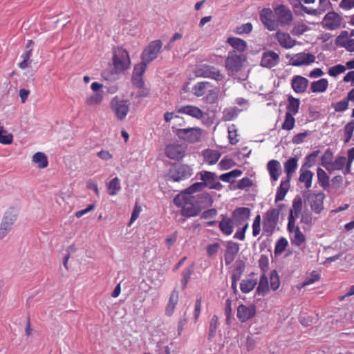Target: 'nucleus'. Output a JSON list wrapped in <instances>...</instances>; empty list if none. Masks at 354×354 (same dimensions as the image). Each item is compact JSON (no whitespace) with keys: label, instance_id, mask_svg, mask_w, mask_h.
I'll list each match as a JSON object with an SVG mask.
<instances>
[{"label":"nucleus","instance_id":"obj_1","mask_svg":"<svg viewBox=\"0 0 354 354\" xmlns=\"http://www.w3.org/2000/svg\"><path fill=\"white\" fill-rule=\"evenodd\" d=\"M283 206V204H279L277 208L270 209L263 215V231L267 236H270L275 231Z\"/></svg>","mask_w":354,"mask_h":354},{"label":"nucleus","instance_id":"obj_2","mask_svg":"<svg viewBox=\"0 0 354 354\" xmlns=\"http://www.w3.org/2000/svg\"><path fill=\"white\" fill-rule=\"evenodd\" d=\"M113 65L116 73L128 69L131 66V60L128 52L122 47H114L113 49Z\"/></svg>","mask_w":354,"mask_h":354},{"label":"nucleus","instance_id":"obj_3","mask_svg":"<svg viewBox=\"0 0 354 354\" xmlns=\"http://www.w3.org/2000/svg\"><path fill=\"white\" fill-rule=\"evenodd\" d=\"M174 203L181 207V214L185 217L197 216L200 209L192 202V196L187 194H178L174 199Z\"/></svg>","mask_w":354,"mask_h":354},{"label":"nucleus","instance_id":"obj_4","mask_svg":"<svg viewBox=\"0 0 354 354\" xmlns=\"http://www.w3.org/2000/svg\"><path fill=\"white\" fill-rule=\"evenodd\" d=\"M192 175V169L187 165L174 163L167 174V180L180 182L189 178Z\"/></svg>","mask_w":354,"mask_h":354},{"label":"nucleus","instance_id":"obj_5","mask_svg":"<svg viewBox=\"0 0 354 354\" xmlns=\"http://www.w3.org/2000/svg\"><path fill=\"white\" fill-rule=\"evenodd\" d=\"M245 60L246 57L245 55H238L235 50H232L228 53L225 61V67L232 73H235L241 69Z\"/></svg>","mask_w":354,"mask_h":354},{"label":"nucleus","instance_id":"obj_6","mask_svg":"<svg viewBox=\"0 0 354 354\" xmlns=\"http://www.w3.org/2000/svg\"><path fill=\"white\" fill-rule=\"evenodd\" d=\"M196 177L199 178L205 187L218 191L223 189V185L218 180V177L214 172L203 170L197 173Z\"/></svg>","mask_w":354,"mask_h":354},{"label":"nucleus","instance_id":"obj_7","mask_svg":"<svg viewBox=\"0 0 354 354\" xmlns=\"http://www.w3.org/2000/svg\"><path fill=\"white\" fill-rule=\"evenodd\" d=\"M176 134L181 140L194 143L200 141L202 130L199 127L179 129L176 131Z\"/></svg>","mask_w":354,"mask_h":354},{"label":"nucleus","instance_id":"obj_8","mask_svg":"<svg viewBox=\"0 0 354 354\" xmlns=\"http://www.w3.org/2000/svg\"><path fill=\"white\" fill-rule=\"evenodd\" d=\"M162 46V43L159 39L151 41L142 51L141 59L147 63H150L158 57Z\"/></svg>","mask_w":354,"mask_h":354},{"label":"nucleus","instance_id":"obj_9","mask_svg":"<svg viewBox=\"0 0 354 354\" xmlns=\"http://www.w3.org/2000/svg\"><path fill=\"white\" fill-rule=\"evenodd\" d=\"M325 198L326 196L323 192L309 193L306 196V202L312 212L319 214L324 209V201Z\"/></svg>","mask_w":354,"mask_h":354},{"label":"nucleus","instance_id":"obj_10","mask_svg":"<svg viewBox=\"0 0 354 354\" xmlns=\"http://www.w3.org/2000/svg\"><path fill=\"white\" fill-rule=\"evenodd\" d=\"M130 102L127 100H121L118 97H115L111 102V106L113 112L115 113L117 118L122 120L127 116L129 110Z\"/></svg>","mask_w":354,"mask_h":354},{"label":"nucleus","instance_id":"obj_11","mask_svg":"<svg viewBox=\"0 0 354 354\" xmlns=\"http://www.w3.org/2000/svg\"><path fill=\"white\" fill-rule=\"evenodd\" d=\"M290 64L294 66H308L315 62L316 57L309 53H299L287 57Z\"/></svg>","mask_w":354,"mask_h":354},{"label":"nucleus","instance_id":"obj_12","mask_svg":"<svg viewBox=\"0 0 354 354\" xmlns=\"http://www.w3.org/2000/svg\"><path fill=\"white\" fill-rule=\"evenodd\" d=\"M185 151L186 147L183 144L175 142L166 146L165 154L169 159L178 160L185 156Z\"/></svg>","mask_w":354,"mask_h":354},{"label":"nucleus","instance_id":"obj_13","mask_svg":"<svg viewBox=\"0 0 354 354\" xmlns=\"http://www.w3.org/2000/svg\"><path fill=\"white\" fill-rule=\"evenodd\" d=\"M196 75L198 77L212 79L217 82L221 81L224 78L219 69L214 66L207 64L203 65L199 68L196 71Z\"/></svg>","mask_w":354,"mask_h":354},{"label":"nucleus","instance_id":"obj_14","mask_svg":"<svg viewBox=\"0 0 354 354\" xmlns=\"http://www.w3.org/2000/svg\"><path fill=\"white\" fill-rule=\"evenodd\" d=\"M278 25L288 26L292 21L293 16L291 10L284 5H279L274 8Z\"/></svg>","mask_w":354,"mask_h":354},{"label":"nucleus","instance_id":"obj_15","mask_svg":"<svg viewBox=\"0 0 354 354\" xmlns=\"http://www.w3.org/2000/svg\"><path fill=\"white\" fill-rule=\"evenodd\" d=\"M295 223H293V225L288 223L287 230L290 234V239L292 245L300 248L306 243V239L299 227L296 226Z\"/></svg>","mask_w":354,"mask_h":354},{"label":"nucleus","instance_id":"obj_16","mask_svg":"<svg viewBox=\"0 0 354 354\" xmlns=\"http://www.w3.org/2000/svg\"><path fill=\"white\" fill-rule=\"evenodd\" d=\"M257 308L254 304H241L237 308V318L241 322H246L256 315Z\"/></svg>","mask_w":354,"mask_h":354},{"label":"nucleus","instance_id":"obj_17","mask_svg":"<svg viewBox=\"0 0 354 354\" xmlns=\"http://www.w3.org/2000/svg\"><path fill=\"white\" fill-rule=\"evenodd\" d=\"M251 215V210L248 207H241L236 208L232 213V218L236 226L248 221Z\"/></svg>","mask_w":354,"mask_h":354},{"label":"nucleus","instance_id":"obj_18","mask_svg":"<svg viewBox=\"0 0 354 354\" xmlns=\"http://www.w3.org/2000/svg\"><path fill=\"white\" fill-rule=\"evenodd\" d=\"M274 10L270 8H263L260 14V19L265 27L270 30H275L278 28V22L273 18Z\"/></svg>","mask_w":354,"mask_h":354},{"label":"nucleus","instance_id":"obj_19","mask_svg":"<svg viewBox=\"0 0 354 354\" xmlns=\"http://www.w3.org/2000/svg\"><path fill=\"white\" fill-rule=\"evenodd\" d=\"M279 59L278 53L272 50H266L262 54L261 66L264 68H271L278 64Z\"/></svg>","mask_w":354,"mask_h":354},{"label":"nucleus","instance_id":"obj_20","mask_svg":"<svg viewBox=\"0 0 354 354\" xmlns=\"http://www.w3.org/2000/svg\"><path fill=\"white\" fill-rule=\"evenodd\" d=\"M302 208V199L301 196H297L292 201V207L290 209V213L288 217V223L293 225V223H296V218L301 214Z\"/></svg>","mask_w":354,"mask_h":354},{"label":"nucleus","instance_id":"obj_21","mask_svg":"<svg viewBox=\"0 0 354 354\" xmlns=\"http://www.w3.org/2000/svg\"><path fill=\"white\" fill-rule=\"evenodd\" d=\"M342 17L335 12L327 13L323 20L324 26L329 30H335L340 26L342 24Z\"/></svg>","mask_w":354,"mask_h":354},{"label":"nucleus","instance_id":"obj_22","mask_svg":"<svg viewBox=\"0 0 354 354\" xmlns=\"http://www.w3.org/2000/svg\"><path fill=\"white\" fill-rule=\"evenodd\" d=\"M176 111L179 113L189 115L194 118L200 120L204 118V112L198 107L194 105H185L178 107Z\"/></svg>","mask_w":354,"mask_h":354},{"label":"nucleus","instance_id":"obj_23","mask_svg":"<svg viewBox=\"0 0 354 354\" xmlns=\"http://www.w3.org/2000/svg\"><path fill=\"white\" fill-rule=\"evenodd\" d=\"M309 81L301 75H295L291 80V87L297 93H304L308 86Z\"/></svg>","mask_w":354,"mask_h":354},{"label":"nucleus","instance_id":"obj_24","mask_svg":"<svg viewBox=\"0 0 354 354\" xmlns=\"http://www.w3.org/2000/svg\"><path fill=\"white\" fill-rule=\"evenodd\" d=\"M221 221L218 223V227L221 233L225 236L231 235L234 231V223L232 218L226 214L221 215Z\"/></svg>","mask_w":354,"mask_h":354},{"label":"nucleus","instance_id":"obj_25","mask_svg":"<svg viewBox=\"0 0 354 354\" xmlns=\"http://www.w3.org/2000/svg\"><path fill=\"white\" fill-rule=\"evenodd\" d=\"M275 37L279 45L286 49L292 48L296 44V40L292 39L287 32L278 30L276 32Z\"/></svg>","mask_w":354,"mask_h":354},{"label":"nucleus","instance_id":"obj_26","mask_svg":"<svg viewBox=\"0 0 354 354\" xmlns=\"http://www.w3.org/2000/svg\"><path fill=\"white\" fill-rule=\"evenodd\" d=\"M239 251V245L238 243L230 241L227 244L226 250L225 252V264H231L235 259L236 254Z\"/></svg>","mask_w":354,"mask_h":354},{"label":"nucleus","instance_id":"obj_27","mask_svg":"<svg viewBox=\"0 0 354 354\" xmlns=\"http://www.w3.org/2000/svg\"><path fill=\"white\" fill-rule=\"evenodd\" d=\"M267 170L270 174L272 181L278 180L281 174V167L280 162L277 160H271L267 164Z\"/></svg>","mask_w":354,"mask_h":354},{"label":"nucleus","instance_id":"obj_28","mask_svg":"<svg viewBox=\"0 0 354 354\" xmlns=\"http://www.w3.org/2000/svg\"><path fill=\"white\" fill-rule=\"evenodd\" d=\"M284 171L286 174V179L291 180L293 174L296 171L298 167V159L291 157L288 159L283 164Z\"/></svg>","mask_w":354,"mask_h":354},{"label":"nucleus","instance_id":"obj_29","mask_svg":"<svg viewBox=\"0 0 354 354\" xmlns=\"http://www.w3.org/2000/svg\"><path fill=\"white\" fill-rule=\"evenodd\" d=\"M314 174L308 169L301 167L299 170V181L305 184V187L309 189L312 186Z\"/></svg>","mask_w":354,"mask_h":354},{"label":"nucleus","instance_id":"obj_30","mask_svg":"<svg viewBox=\"0 0 354 354\" xmlns=\"http://www.w3.org/2000/svg\"><path fill=\"white\" fill-rule=\"evenodd\" d=\"M212 85L210 82L203 81L197 82L192 88V93L196 97L203 96Z\"/></svg>","mask_w":354,"mask_h":354},{"label":"nucleus","instance_id":"obj_31","mask_svg":"<svg viewBox=\"0 0 354 354\" xmlns=\"http://www.w3.org/2000/svg\"><path fill=\"white\" fill-rule=\"evenodd\" d=\"M178 291L175 288L171 293L169 302L165 309V314L168 316H171L178 302Z\"/></svg>","mask_w":354,"mask_h":354},{"label":"nucleus","instance_id":"obj_32","mask_svg":"<svg viewBox=\"0 0 354 354\" xmlns=\"http://www.w3.org/2000/svg\"><path fill=\"white\" fill-rule=\"evenodd\" d=\"M270 291V287L268 285V277L266 274H263L259 279V283L256 290V293L258 295L264 297Z\"/></svg>","mask_w":354,"mask_h":354},{"label":"nucleus","instance_id":"obj_33","mask_svg":"<svg viewBox=\"0 0 354 354\" xmlns=\"http://www.w3.org/2000/svg\"><path fill=\"white\" fill-rule=\"evenodd\" d=\"M290 180H289V179H286L285 180H281L279 187L277 189L275 200H274L275 203L282 201L285 198V196L290 188Z\"/></svg>","mask_w":354,"mask_h":354},{"label":"nucleus","instance_id":"obj_34","mask_svg":"<svg viewBox=\"0 0 354 354\" xmlns=\"http://www.w3.org/2000/svg\"><path fill=\"white\" fill-rule=\"evenodd\" d=\"M204 160L208 165H214L218 162L221 157V153L216 150L205 149L203 152Z\"/></svg>","mask_w":354,"mask_h":354},{"label":"nucleus","instance_id":"obj_35","mask_svg":"<svg viewBox=\"0 0 354 354\" xmlns=\"http://www.w3.org/2000/svg\"><path fill=\"white\" fill-rule=\"evenodd\" d=\"M328 86V80L326 78H322L311 82L310 90L313 93H324L327 90Z\"/></svg>","mask_w":354,"mask_h":354},{"label":"nucleus","instance_id":"obj_36","mask_svg":"<svg viewBox=\"0 0 354 354\" xmlns=\"http://www.w3.org/2000/svg\"><path fill=\"white\" fill-rule=\"evenodd\" d=\"M242 171L240 169H234L230 172L221 174L219 179L225 183H234L236 179L242 175Z\"/></svg>","mask_w":354,"mask_h":354},{"label":"nucleus","instance_id":"obj_37","mask_svg":"<svg viewBox=\"0 0 354 354\" xmlns=\"http://www.w3.org/2000/svg\"><path fill=\"white\" fill-rule=\"evenodd\" d=\"M317 181L321 187L326 189L330 185V178L326 172L322 168L317 169Z\"/></svg>","mask_w":354,"mask_h":354},{"label":"nucleus","instance_id":"obj_38","mask_svg":"<svg viewBox=\"0 0 354 354\" xmlns=\"http://www.w3.org/2000/svg\"><path fill=\"white\" fill-rule=\"evenodd\" d=\"M227 42L236 50L239 53H243L247 47L246 42L238 37H229Z\"/></svg>","mask_w":354,"mask_h":354},{"label":"nucleus","instance_id":"obj_39","mask_svg":"<svg viewBox=\"0 0 354 354\" xmlns=\"http://www.w3.org/2000/svg\"><path fill=\"white\" fill-rule=\"evenodd\" d=\"M17 218V210L14 207L8 208L3 214L2 223H7L8 226H12Z\"/></svg>","mask_w":354,"mask_h":354},{"label":"nucleus","instance_id":"obj_40","mask_svg":"<svg viewBox=\"0 0 354 354\" xmlns=\"http://www.w3.org/2000/svg\"><path fill=\"white\" fill-rule=\"evenodd\" d=\"M257 284V280L254 279H246L241 281L240 289L243 293L247 294L252 291Z\"/></svg>","mask_w":354,"mask_h":354},{"label":"nucleus","instance_id":"obj_41","mask_svg":"<svg viewBox=\"0 0 354 354\" xmlns=\"http://www.w3.org/2000/svg\"><path fill=\"white\" fill-rule=\"evenodd\" d=\"M346 167V158L344 156H337L328 169L329 173L336 170H342Z\"/></svg>","mask_w":354,"mask_h":354},{"label":"nucleus","instance_id":"obj_42","mask_svg":"<svg viewBox=\"0 0 354 354\" xmlns=\"http://www.w3.org/2000/svg\"><path fill=\"white\" fill-rule=\"evenodd\" d=\"M288 102L286 113H291V115H296L299 112L300 104L299 100L290 95L288 98Z\"/></svg>","mask_w":354,"mask_h":354},{"label":"nucleus","instance_id":"obj_43","mask_svg":"<svg viewBox=\"0 0 354 354\" xmlns=\"http://www.w3.org/2000/svg\"><path fill=\"white\" fill-rule=\"evenodd\" d=\"M121 189L120 180L118 177L113 178L107 184L108 193L111 196L116 195Z\"/></svg>","mask_w":354,"mask_h":354},{"label":"nucleus","instance_id":"obj_44","mask_svg":"<svg viewBox=\"0 0 354 354\" xmlns=\"http://www.w3.org/2000/svg\"><path fill=\"white\" fill-rule=\"evenodd\" d=\"M32 162L37 164L39 168H45L48 166L47 156L43 152L35 153L32 159Z\"/></svg>","mask_w":354,"mask_h":354},{"label":"nucleus","instance_id":"obj_45","mask_svg":"<svg viewBox=\"0 0 354 354\" xmlns=\"http://www.w3.org/2000/svg\"><path fill=\"white\" fill-rule=\"evenodd\" d=\"M333 153L330 149H327L321 157V165L328 171L333 159Z\"/></svg>","mask_w":354,"mask_h":354},{"label":"nucleus","instance_id":"obj_46","mask_svg":"<svg viewBox=\"0 0 354 354\" xmlns=\"http://www.w3.org/2000/svg\"><path fill=\"white\" fill-rule=\"evenodd\" d=\"M319 150L313 151L312 153L308 154L305 158V162L302 165L301 167L308 169L315 165L316 162V158L319 154Z\"/></svg>","mask_w":354,"mask_h":354},{"label":"nucleus","instance_id":"obj_47","mask_svg":"<svg viewBox=\"0 0 354 354\" xmlns=\"http://www.w3.org/2000/svg\"><path fill=\"white\" fill-rule=\"evenodd\" d=\"M288 245V241L284 237L279 238L274 246V253L275 255H279L285 251L286 248Z\"/></svg>","mask_w":354,"mask_h":354},{"label":"nucleus","instance_id":"obj_48","mask_svg":"<svg viewBox=\"0 0 354 354\" xmlns=\"http://www.w3.org/2000/svg\"><path fill=\"white\" fill-rule=\"evenodd\" d=\"M341 36L337 37V44L341 46L344 47L347 50L353 52L354 51V39H346L345 41Z\"/></svg>","mask_w":354,"mask_h":354},{"label":"nucleus","instance_id":"obj_49","mask_svg":"<svg viewBox=\"0 0 354 354\" xmlns=\"http://www.w3.org/2000/svg\"><path fill=\"white\" fill-rule=\"evenodd\" d=\"M193 271L194 268L192 265L183 271L181 279V284L183 289H185L187 287V285L191 278Z\"/></svg>","mask_w":354,"mask_h":354},{"label":"nucleus","instance_id":"obj_50","mask_svg":"<svg viewBox=\"0 0 354 354\" xmlns=\"http://www.w3.org/2000/svg\"><path fill=\"white\" fill-rule=\"evenodd\" d=\"M346 71V67L342 64H337L331 66L328 70V74L330 77H336L339 75L344 73Z\"/></svg>","mask_w":354,"mask_h":354},{"label":"nucleus","instance_id":"obj_51","mask_svg":"<svg viewBox=\"0 0 354 354\" xmlns=\"http://www.w3.org/2000/svg\"><path fill=\"white\" fill-rule=\"evenodd\" d=\"M295 120L291 113H286L285 120L282 124V129L290 131L295 127Z\"/></svg>","mask_w":354,"mask_h":354},{"label":"nucleus","instance_id":"obj_52","mask_svg":"<svg viewBox=\"0 0 354 354\" xmlns=\"http://www.w3.org/2000/svg\"><path fill=\"white\" fill-rule=\"evenodd\" d=\"M354 131V120L348 122L344 127V142L348 143L352 138Z\"/></svg>","mask_w":354,"mask_h":354},{"label":"nucleus","instance_id":"obj_53","mask_svg":"<svg viewBox=\"0 0 354 354\" xmlns=\"http://www.w3.org/2000/svg\"><path fill=\"white\" fill-rule=\"evenodd\" d=\"M349 101L350 100L346 97V98L333 104L332 106L336 112H343L348 109Z\"/></svg>","mask_w":354,"mask_h":354},{"label":"nucleus","instance_id":"obj_54","mask_svg":"<svg viewBox=\"0 0 354 354\" xmlns=\"http://www.w3.org/2000/svg\"><path fill=\"white\" fill-rule=\"evenodd\" d=\"M261 218L260 214H257L252 223V236L254 237L258 236L260 234L261 229Z\"/></svg>","mask_w":354,"mask_h":354},{"label":"nucleus","instance_id":"obj_55","mask_svg":"<svg viewBox=\"0 0 354 354\" xmlns=\"http://www.w3.org/2000/svg\"><path fill=\"white\" fill-rule=\"evenodd\" d=\"M348 158L346 159V167L343 173L346 175L351 172V166L354 160V147L350 149L347 153Z\"/></svg>","mask_w":354,"mask_h":354},{"label":"nucleus","instance_id":"obj_56","mask_svg":"<svg viewBox=\"0 0 354 354\" xmlns=\"http://www.w3.org/2000/svg\"><path fill=\"white\" fill-rule=\"evenodd\" d=\"M204 188H205V187L201 181L197 182V183L192 184L189 187H187L186 189L185 193L184 194L190 196L191 194H192L194 193L202 191Z\"/></svg>","mask_w":354,"mask_h":354},{"label":"nucleus","instance_id":"obj_57","mask_svg":"<svg viewBox=\"0 0 354 354\" xmlns=\"http://www.w3.org/2000/svg\"><path fill=\"white\" fill-rule=\"evenodd\" d=\"M320 279V275L317 271H313L309 277H307L301 283V288L306 287L308 285H310Z\"/></svg>","mask_w":354,"mask_h":354},{"label":"nucleus","instance_id":"obj_58","mask_svg":"<svg viewBox=\"0 0 354 354\" xmlns=\"http://www.w3.org/2000/svg\"><path fill=\"white\" fill-rule=\"evenodd\" d=\"M217 323L218 317L216 315H213L209 323V330L208 335L209 339L215 337L217 329Z\"/></svg>","mask_w":354,"mask_h":354},{"label":"nucleus","instance_id":"obj_59","mask_svg":"<svg viewBox=\"0 0 354 354\" xmlns=\"http://www.w3.org/2000/svg\"><path fill=\"white\" fill-rule=\"evenodd\" d=\"M270 288L272 290L276 291L280 286V280L278 274L275 270H274L270 277Z\"/></svg>","mask_w":354,"mask_h":354},{"label":"nucleus","instance_id":"obj_60","mask_svg":"<svg viewBox=\"0 0 354 354\" xmlns=\"http://www.w3.org/2000/svg\"><path fill=\"white\" fill-rule=\"evenodd\" d=\"M149 63L142 60V62L136 64L133 68V75H143L144 73L147 69V66Z\"/></svg>","mask_w":354,"mask_h":354},{"label":"nucleus","instance_id":"obj_61","mask_svg":"<svg viewBox=\"0 0 354 354\" xmlns=\"http://www.w3.org/2000/svg\"><path fill=\"white\" fill-rule=\"evenodd\" d=\"M225 314L226 315V324H230L232 317V300L229 298L225 301Z\"/></svg>","mask_w":354,"mask_h":354},{"label":"nucleus","instance_id":"obj_62","mask_svg":"<svg viewBox=\"0 0 354 354\" xmlns=\"http://www.w3.org/2000/svg\"><path fill=\"white\" fill-rule=\"evenodd\" d=\"M208 93L205 97L206 102L208 103L212 104L214 103L217 98H218V94L216 88H210L208 90Z\"/></svg>","mask_w":354,"mask_h":354},{"label":"nucleus","instance_id":"obj_63","mask_svg":"<svg viewBox=\"0 0 354 354\" xmlns=\"http://www.w3.org/2000/svg\"><path fill=\"white\" fill-rule=\"evenodd\" d=\"M235 162L232 159H223L218 163L220 169L227 170L234 166Z\"/></svg>","mask_w":354,"mask_h":354},{"label":"nucleus","instance_id":"obj_64","mask_svg":"<svg viewBox=\"0 0 354 354\" xmlns=\"http://www.w3.org/2000/svg\"><path fill=\"white\" fill-rule=\"evenodd\" d=\"M252 185V180L248 177H245L240 180L236 185L239 189H243L250 187Z\"/></svg>","mask_w":354,"mask_h":354}]
</instances>
